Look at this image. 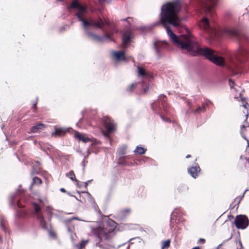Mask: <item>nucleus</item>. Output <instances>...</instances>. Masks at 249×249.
Wrapping results in <instances>:
<instances>
[{
  "mask_svg": "<svg viewBox=\"0 0 249 249\" xmlns=\"http://www.w3.org/2000/svg\"><path fill=\"white\" fill-rule=\"evenodd\" d=\"M181 9V4L178 0L167 2L161 7L160 21L166 28L167 34L173 44L182 51L189 53L193 55H203L215 65L226 67L231 70L234 74L238 73V65L242 62L246 54L244 50L240 49L236 51L234 56L225 61L216 52L209 48L202 47L199 45L191 34L187 33L186 35L177 36L172 32L167 26L168 24L176 27L182 26L178 15Z\"/></svg>",
  "mask_w": 249,
  "mask_h": 249,
  "instance_id": "nucleus-1",
  "label": "nucleus"
},
{
  "mask_svg": "<svg viewBox=\"0 0 249 249\" xmlns=\"http://www.w3.org/2000/svg\"><path fill=\"white\" fill-rule=\"evenodd\" d=\"M69 8L76 10V15L81 22V26L84 30L87 33L91 39L98 42H106L112 40V33L106 32L104 36H99L89 32L91 28L103 29L105 25H108V21L100 17L92 18L87 16V7L79 4L76 0L73 1Z\"/></svg>",
  "mask_w": 249,
  "mask_h": 249,
  "instance_id": "nucleus-2",
  "label": "nucleus"
},
{
  "mask_svg": "<svg viewBox=\"0 0 249 249\" xmlns=\"http://www.w3.org/2000/svg\"><path fill=\"white\" fill-rule=\"evenodd\" d=\"M116 227V223L113 221H110L108 224L103 227L91 226L92 232L97 238L96 246L103 249H116L106 243L114 236Z\"/></svg>",
  "mask_w": 249,
  "mask_h": 249,
  "instance_id": "nucleus-3",
  "label": "nucleus"
},
{
  "mask_svg": "<svg viewBox=\"0 0 249 249\" xmlns=\"http://www.w3.org/2000/svg\"><path fill=\"white\" fill-rule=\"evenodd\" d=\"M202 4L204 13L207 17H204L199 21L198 25L200 28L203 29L210 34L212 37L218 35L216 29L211 26L208 18L213 17L214 14V8L216 6L218 0H199Z\"/></svg>",
  "mask_w": 249,
  "mask_h": 249,
  "instance_id": "nucleus-4",
  "label": "nucleus"
},
{
  "mask_svg": "<svg viewBox=\"0 0 249 249\" xmlns=\"http://www.w3.org/2000/svg\"><path fill=\"white\" fill-rule=\"evenodd\" d=\"M166 98L165 95H160L159 96L157 101L154 102L151 105V108L154 111L159 114L160 118L164 121H169L168 118H165L163 117L165 113H166L168 110V105L166 103Z\"/></svg>",
  "mask_w": 249,
  "mask_h": 249,
  "instance_id": "nucleus-5",
  "label": "nucleus"
},
{
  "mask_svg": "<svg viewBox=\"0 0 249 249\" xmlns=\"http://www.w3.org/2000/svg\"><path fill=\"white\" fill-rule=\"evenodd\" d=\"M242 105L244 109L243 113L245 117V123L241 126L240 133L242 137L247 141L248 146H249V141L247 139V137L249 138V120H248L249 116V105L248 103L242 99Z\"/></svg>",
  "mask_w": 249,
  "mask_h": 249,
  "instance_id": "nucleus-6",
  "label": "nucleus"
},
{
  "mask_svg": "<svg viewBox=\"0 0 249 249\" xmlns=\"http://www.w3.org/2000/svg\"><path fill=\"white\" fill-rule=\"evenodd\" d=\"M138 76L140 77L142 80V89L144 93H146L149 89V84H147L146 82H149L153 78V75L151 73L145 71L143 68L141 67H138Z\"/></svg>",
  "mask_w": 249,
  "mask_h": 249,
  "instance_id": "nucleus-7",
  "label": "nucleus"
},
{
  "mask_svg": "<svg viewBox=\"0 0 249 249\" xmlns=\"http://www.w3.org/2000/svg\"><path fill=\"white\" fill-rule=\"evenodd\" d=\"M234 223L237 228L245 229L248 226L249 220L246 215H239L236 217Z\"/></svg>",
  "mask_w": 249,
  "mask_h": 249,
  "instance_id": "nucleus-8",
  "label": "nucleus"
},
{
  "mask_svg": "<svg viewBox=\"0 0 249 249\" xmlns=\"http://www.w3.org/2000/svg\"><path fill=\"white\" fill-rule=\"evenodd\" d=\"M39 204L38 205L36 203L33 204L34 210L36 213V217L38 220L39 221L42 227L44 229H47L48 226L44 220L43 217L41 214L38 213L40 210V207L42 206V201L41 200H39Z\"/></svg>",
  "mask_w": 249,
  "mask_h": 249,
  "instance_id": "nucleus-9",
  "label": "nucleus"
},
{
  "mask_svg": "<svg viewBox=\"0 0 249 249\" xmlns=\"http://www.w3.org/2000/svg\"><path fill=\"white\" fill-rule=\"evenodd\" d=\"M103 123L107 131L105 135L106 136H108L109 133L113 132L115 130L116 125L113 121L108 117H105L104 118Z\"/></svg>",
  "mask_w": 249,
  "mask_h": 249,
  "instance_id": "nucleus-10",
  "label": "nucleus"
},
{
  "mask_svg": "<svg viewBox=\"0 0 249 249\" xmlns=\"http://www.w3.org/2000/svg\"><path fill=\"white\" fill-rule=\"evenodd\" d=\"M133 38V34L129 30H127L124 34L122 37L123 47H126Z\"/></svg>",
  "mask_w": 249,
  "mask_h": 249,
  "instance_id": "nucleus-11",
  "label": "nucleus"
},
{
  "mask_svg": "<svg viewBox=\"0 0 249 249\" xmlns=\"http://www.w3.org/2000/svg\"><path fill=\"white\" fill-rule=\"evenodd\" d=\"M224 32L227 35L233 37H236L239 39V33L238 31L233 28L227 27L224 29Z\"/></svg>",
  "mask_w": 249,
  "mask_h": 249,
  "instance_id": "nucleus-12",
  "label": "nucleus"
},
{
  "mask_svg": "<svg viewBox=\"0 0 249 249\" xmlns=\"http://www.w3.org/2000/svg\"><path fill=\"white\" fill-rule=\"evenodd\" d=\"M155 51L157 54L160 53V50L167 46V43L165 41H156L154 44Z\"/></svg>",
  "mask_w": 249,
  "mask_h": 249,
  "instance_id": "nucleus-13",
  "label": "nucleus"
},
{
  "mask_svg": "<svg viewBox=\"0 0 249 249\" xmlns=\"http://www.w3.org/2000/svg\"><path fill=\"white\" fill-rule=\"evenodd\" d=\"M112 54L115 57L116 60L117 61L122 60L125 61L126 58L124 52V51L114 52H113Z\"/></svg>",
  "mask_w": 249,
  "mask_h": 249,
  "instance_id": "nucleus-14",
  "label": "nucleus"
},
{
  "mask_svg": "<svg viewBox=\"0 0 249 249\" xmlns=\"http://www.w3.org/2000/svg\"><path fill=\"white\" fill-rule=\"evenodd\" d=\"M200 171V167L197 165L188 169L189 174L194 178H196L198 176V174Z\"/></svg>",
  "mask_w": 249,
  "mask_h": 249,
  "instance_id": "nucleus-15",
  "label": "nucleus"
},
{
  "mask_svg": "<svg viewBox=\"0 0 249 249\" xmlns=\"http://www.w3.org/2000/svg\"><path fill=\"white\" fill-rule=\"evenodd\" d=\"M74 136L76 138L78 139L79 140L82 141L85 143L87 142L90 141V139L86 135L80 134L78 132H75Z\"/></svg>",
  "mask_w": 249,
  "mask_h": 249,
  "instance_id": "nucleus-16",
  "label": "nucleus"
},
{
  "mask_svg": "<svg viewBox=\"0 0 249 249\" xmlns=\"http://www.w3.org/2000/svg\"><path fill=\"white\" fill-rule=\"evenodd\" d=\"M44 127V125L42 124H38L36 125L33 126L31 130V132L36 133L39 132L40 130H42ZM29 133H30L29 132Z\"/></svg>",
  "mask_w": 249,
  "mask_h": 249,
  "instance_id": "nucleus-17",
  "label": "nucleus"
},
{
  "mask_svg": "<svg viewBox=\"0 0 249 249\" xmlns=\"http://www.w3.org/2000/svg\"><path fill=\"white\" fill-rule=\"evenodd\" d=\"M67 130L65 128H57L55 129V132L53 134L55 136H61L64 134Z\"/></svg>",
  "mask_w": 249,
  "mask_h": 249,
  "instance_id": "nucleus-18",
  "label": "nucleus"
},
{
  "mask_svg": "<svg viewBox=\"0 0 249 249\" xmlns=\"http://www.w3.org/2000/svg\"><path fill=\"white\" fill-rule=\"evenodd\" d=\"M170 243L171 240L170 239L162 241L161 243V249H166L169 248L170 247Z\"/></svg>",
  "mask_w": 249,
  "mask_h": 249,
  "instance_id": "nucleus-19",
  "label": "nucleus"
},
{
  "mask_svg": "<svg viewBox=\"0 0 249 249\" xmlns=\"http://www.w3.org/2000/svg\"><path fill=\"white\" fill-rule=\"evenodd\" d=\"M66 176L72 181H75L78 182V180L76 179L75 174L72 171H71L66 174Z\"/></svg>",
  "mask_w": 249,
  "mask_h": 249,
  "instance_id": "nucleus-20",
  "label": "nucleus"
},
{
  "mask_svg": "<svg viewBox=\"0 0 249 249\" xmlns=\"http://www.w3.org/2000/svg\"><path fill=\"white\" fill-rule=\"evenodd\" d=\"M145 151L146 150L144 148L140 146H137L134 152L135 153L143 154L145 152Z\"/></svg>",
  "mask_w": 249,
  "mask_h": 249,
  "instance_id": "nucleus-21",
  "label": "nucleus"
},
{
  "mask_svg": "<svg viewBox=\"0 0 249 249\" xmlns=\"http://www.w3.org/2000/svg\"><path fill=\"white\" fill-rule=\"evenodd\" d=\"M242 245L240 241L236 240L231 249H242Z\"/></svg>",
  "mask_w": 249,
  "mask_h": 249,
  "instance_id": "nucleus-22",
  "label": "nucleus"
},
{
  "mask_svg": "<svg viewBox=\"0 0 249 249\" xmlns=\"http://www.w3.org/2000/svg\"><path fill=\"white\" fill-rule=\"evenodd\" d=\"M88 240H82L79 245H77V247L79 249H82L86 246V245L88 243Z\"/></svg>",
  "mask_w": 249,
  "mask_h": 249,
  "instance_id": "nucleus-23",
  "label": "nucleus"
},
{
  "mask_svg": "<svg viewBox=\"0 0 249 249\" xmlns=\"http://www.w3.org/2000/svg\"><path fill=\"white\" fill-rule=\"evenodd\" d=\"M41 183H42V181L39 178H37V177H35V178H33L32 185H33V184L39 185V184H41Z\"/></svg>",
  "mask_w": 249,
  "mask_h": 249,
  "instance_id": "nucleus-24",
  "label": "nucleus"
},
{
  "mask_svg": "<svg viewBox=\"0 0 249 249\" xmlns=\"http://www.w3.org/2000/svg\"><path fill=\"white\" fill-rule=\"evenodd\" d=\"M205 105L203 104L201 107H198L195 110L196 113H199L201 112H203L205 110Z\"/></svg>",
  "mask_w": 249,
  "mask_h": 249,
  "instance_id": "nucleus-25",
  "label": "nucleus"
},
{
  "mask_svg": "<svg viewBox=\"0 0 249 249\" xmlns=\"http://www.w3.org/2000/svg\"><path fill=\"white\" fill-rule=\"evenodd\" d=\"M11 203L13 204H15L16 203H17V206L19 207H22L23 206L20 204V201H17L16 200H15V197H12L11 200Z\"/></svg>",
  "mask_w": 249,
  "mask_h": 249,
  "instance_id": "nucleus-26",
  "label": "nucleus"
},
{
  "mask_svg": "<svg viewBox=\"0 0 249 249\" xmlns=\"http://www.w3.org/2000/svg\"><path fill=\"white\" fill-rule=\"evenodd\" d=\"M137 83H133L128 88V90L129 91H132L134 88H135L136 87V86L137 85Z\"/></svg>",
  "mask_w": 249,
  "mask_h": 249,
  "instance_id": "nucleus-27",
  "label": "nucleus"
},
{
  "mask_svg": "<svg viewBox=\"0 0 249 249\" xmlns=\"http://www.w3.org/2000/svg\"><path fill=\"white\" fill-rule=\"evenodd\" d=\"M229 85L231 88H233L235 91L236 90L235 88H233L234 83L231 79L229 80Z\"/></svg>",
  "mask_w": 249,
  "mask_h": 249,
  "instance_id": "nucleus-28",
  "label": "nucleus"
},
{
  "mask_svg": "<svg viewBox=\"0 0 249 249\" xmlns=\"http://www.w3.org/2000/svg\"><path fill=\"white\" fill-rule=\"evenodd\" d=\"M49 234L50 237H51L52 238H54L55 236V233L52 231H49Z\"/></svg>",
  "mask_w": 249,
  "mask_h": 249,
  "instance_id": "nucleus-29",
  "label": "nucleus"
},
{
  "mask_svg": "<svg viewBox=\"0 0 249 249\" xmlns=\"http://www.w3.org/2000/svg\"><path fill=\"white\" fill-rule=\"evenodd\" d=\"M175 216H176L175 212H173V213L171 215V221L172 223H173V221L174 220H175Z\"/></svg>",
  "mask_w": 249,
  "mask_h": 249,
  "instance_id": "nucleus-30",
  "label": "nucleus"
},
{
  "mask_svg": "<svg viewBox=\"0 0 249 249\" xmlns=\"http://www.w3.org/2000/svg\"><path fill=\"white\" fill-rule=\"evenodd\" d=\"M4 224H5V221L3 222V221H1V224H0V227L4 231H5V226H4Z\"/></svg>",
  "mask_w": 249,
  "mask_h": 249,
  "instance_id": "nucleus-31",
  "label": "nucleus"
},
{
  "mask_svg": "<svg viewBox=\"0 0 249 249\" xmlns=\"http://www.w3.org/2000/svg\"><path fill=\"white\" fill-rule=\"evenodd\" d=\"M46 211L48 213H52V208L50 207H48L47 208Z\"/></svg>",
  "mask_w": 249,
  "mask_h": 249,
  "instance_id": "nucleus-32",
  "label": "nucleus"
},
{
  "mask_svg": "<svg viewBox=\"0 0 249 249\" xmlns=\"http://www.w3.org/2000/svg\"><path fill=\"white\" fill-rule=\"evenodd\" d=\"M130 20H132V18H127L124 20L128 23V24H129Z\"/></svg>",
  "mask_w": 249,
  "mask_h": 249,
  "instance_id": "nucleus-33",
  "label": "nucleus"
},
{
  "mask_svg": "<svg viewBox=\"0 0 249 249\" xmlns=\"http://www.w3.org/2000/svg\"><path fill=\"white\" fill-rule=\"evenodd\" d=\"M71 220L75 219V220H81L78 217H73L72 218H71Z\"/></svg>",
  "mask_w": 249,
  "mask_h": 249,
  "instance_id": "nucleus-34",
  "label": "nucleus"
},
{
  "mask_svg": "<svg viewBox=\"0 0 249 249\" xmlns=\"http://www.w3.org/2000/svg\"><path fill=\"white\" fill-rule=\"evenodd\" d=\"M130 212V210H128V209H126L125 210H124L122 213H124V212H126V213H129Z\"/></svg>",
  "mask_w": 249,
  "mask_h": 249,
  "instance_id": "nucleus-35",
  "label": "nucleus"
},
{
  "mask_svg": "<svg viewBox=\"0 0 249 249\" xmlns=\"http://www.w3.org/2000/svg\"><path fill=\"white\" fill-rule=\"evenodd\" d=\"M60 190L62 192H66L65 189L64 188H61Z\"/></svg>",
  "mask_w": 249,
  "mask_h": 249,
  "instance_id": "nucleus-36",
  "label": "nucleus"
},
{
  "mask_svg": "<svg viewBox=\"0 0 249 249\" xmlns=\"http://www.w3.org/2000/svg\"><path fill=\"white\" fill-rule=\"evenodd\" d=\"M192 249H199V247H195V248H193Z\"/></svg>",
  "mask_w": 249,
  "mask_h": 249,
  "instance_id": "nucleus-37",
  "label": "nucleus"
},
{
  "mask_svg": "<svg viewBox=\"0 0 249 249\" xmlns=\"http://www.w3.org/2000/svg\"><path fill=\"white\" fill-rule=\"evenodd\" d=\"M191 157V156L190 155H187L186 157V158H189Z\"/></svg>",
  "mask_w": 249,
  "mask_h": 249,
  "instance_id": "nucleus-38",
  "label": "nucleus"
},
{
  "mask_svg": "<svg viewBox=\"0 0 249 249\" xmlns=\"http://www.w3.org/2000/svg\"><path fill=\"white\" fill-rule=\"evenodd\" d=\"M200 241L201 242H204L205 240H204V239H200Z\"/></svg>",
  "mask_w": 249,
  "mask_h": 249,
  "instance_id": "nucleus-39",
  "label": "nucleus"
},
{
  "mask_svg": "<svg viewBox=\"0 0 249 249\" xmlns=\"http://www.w3.org/2000/svg\"><path fill=\"white\" fill-rule=\"evenodd\" d=\"M123 148L124 150H125L126 148V146H124Z\"/></svg>",
  "mask_w": 249,
  "mask_h": 249,
  "instance_id": "nucleus-40",
  "label": "nucleus"
},
{
  "mask_svg": "<svg viewBox=\"0 0 249 249\" xmlns=\"http://www.w3.org/2000/svg\"><path fill=\"white\" fill-rule=\"evenodd\" d=\"M239 95H240V96L241 98L242 99V97H241V93H240V94H239Z\"/></svg>",
  "mask_w": 249,
  "mask_h": 249,
  "instance_id": "nucleus-41",
  "label": "nucleus"
}]
</instances>
